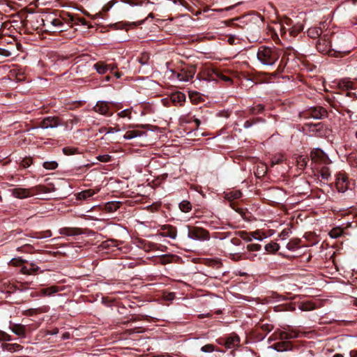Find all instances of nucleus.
Instances as JSON below:
<instances>
[{
	"label": "nucleus",
	"mask_w": 357,
	"mask_h": 357,
	"mask_svg": "<svg viewBox=\"0 0 357 357\" xmlns=\"http://www.w3.org/2000/svg\"><path fill=\"white\" fill-rule=\"evenodd\" d=\"M63 20H64L66 22V19H61V18H53L51 20H46L47 22H50L52 25L51 30L50 31L52 32H61L64 31V24L63 22Z\"/></svg>",
	"instance_id": "8"
},
{
	"label": "nucleus",
	"mask_w": 357,
	"mask_h": 357,
	"mask_svg": "<svg viewBox=\"0 0 357 357\" xmlns=\"http://www.w3.org/2000/svg\"><path fill=\"white\" fill-rule=\"evenodd\" d=\"M59 125V119L55 116H47L40 123L42 128H55Z\"/></svg>",
	"instance_id": "9"
},
{
	"label": "nucleus",
	"mask_w": 357,
	"mask_h": 357,
	"mask_svg": "<svg viewBox=\"0 0 357 357\" xmlns=\"http://www.w3.org/2000/svg\"><path fill=\"white\" fill-rule=\"evenodd\" d=\"M257 234H260V231H255L253 232L240 231L239 236L241 238L245 241H251L252 238L258 241H262L264 238V236H257Z\"/></svg>",
	"instance_id": "12"
},
{
	"label": "nucleus",
	"mask_w": 357,
	"mask_h": 357,
	"mask_svg": "<svg viewBox=\"0 0 357 357\" xmlns=\"http://www.w3.org/2000/svg\"><path fill=\"white\" fill-rule=\"evenodd\" d=\"M331 36L329 34H324L321 36L317 42L316 47L317 50L322 54H330L331 49Z\"/></svg>",
	"instance_id": "4"
},
{
	"label": "nucleus",
	"mask_w": 357,
	"mask_h": 357,
	"mask_svg": "<svg viewBox=\"0 0 357 357\" xmlns=\"http://www.w3.org/2000/svg\"><path fill=\"white\" fill-rule=\"evenodd\" d=\"M280 248V245L275 242H271L265 245V250L268 253H275Z\"/></svg>",
	"instance_id": "30"
},
{
	"label": "nucleus",
	"mask_w": 357,
	"mask_h": 357,
	"mask_svg": "<svg viewBox=\"0 0 357 357\" xmlns=\"http://www.w3.org/2000/svg\"><path fill=\"white\" fill-rule=\"evenodd\" d=\"M119 208V202H107L105 204V208L109 212L116 211Z\"/></svg>",
	"instance_id": "35"
},
{
	"label": "nucleus",
	"mask_w": 357,
	"mask_h": 357,
	"mask_svg": "<svg viewBox=\"0 0 357 357\" xmlns=\"http://www.w3.org/2000/svg\"><path fill=\"white\" fill-rule=\"evenodd\" d=\"M320 176L322 179L327 181L331 176L329 169L326 167H322L320 170Z\"/></svg>",
	"instance_id": "36"
},
{
	"label": "nucleus",
	"mask_w": 357,
	"mask_h": 357,
	"mask_svg": "<svg viewBox=\"0 0 357 357\" xmlns=\"http://www.w3.org/2000/svg\"><path fill=\"white\" fill-rule=\"evenodd\" d=\"M66 21H68V22H71L73 24L87 25L89 28V25H88V22L86 20V19L78 15H73L69 14L68 15Z\"/></svg>",
	"instance_id": "16"
},
{
	"label": "nucleus",
	"mask_w": 357,
	"mask_h": 357,
	"mask_svg": "<svg viewBox=\"0 0 357 357\" xmlns=\"http://www.w3.org/2000/svg\"><path fill=\"white\" fill-rule=\"evenodd\" d=\"M351 357H357V349L351 350L350 351Z\"/></svg>",
	"instance_id": "61"
},
{
	"label": "nucleus",
	"mask_w": 357,
	"mask_h": 357,
	"mask_svg": "<svg viewBox=\"0 0 357 357\" xmlns=\"http://www.w3.org/2000/svg\"><path fill=\"white\" fill-rule=\"evenodd\" d=\"M256 123V121L255 120H249V121H246L245 123H244V128H250L252 126H253L254 124H255Z\"/></svg>",
	"instance_id": "54"
},
{
	"label": "nucleus",
	"mask_w": 357,
	"mask_h": 357,
	"mask_svg": "<svg viewBox=\"0 0 357 357\" xmlns=\"http://www.w3.org/2000/svg\"><path fill=\"white\" fill-rule=\"evenodd\" d=\"M52 236V231L50 230H47L44 232V235L42 237L47 238Z\"/></svg>",
	"instance_id": "59"
},
{
	"label": "nucleus",
	"mask_w": 357,
	"mask_h": 357,
	"mask_svg": "<svg viewBox=\"0 0 357 357\" xmlns=\"http://www.w3.org/2000/svg\"><path fill=\"white\" fill-rule=\"evenodd\" d=\"M10 328L15 335L22 337H26V327L25 326L20 324H13Z\"/></svg>",
	"instance_id": "15"
},
{
	"label": "nucleus",
	"mask_w": 357,
	"mask_h": 357,
	"mask_svg": "<svg viewBox=\"0 0 357 357\" xmlns=\"http://www.w3.org/2000/svg\"><path fill=\"white\" fill-rule=\"evenodd\" d=\"M307 158L303 155H299L297 159V165L299 169H304L307 164Z\"/></svg>",
	"instance_id": "32"
},
{
	"label": "nucleus",
	"mask_w": 357,
	"mask_h": 357,
	"mask_svg": "<svg viewBox=\"0 0 357 357\" xmlns=\"http://www.w3.org/2000/svg\"><path fill=\"white\" fill-rule=\"evenodd\" d=\"M43 166L46 169L54 170L57 168L58 163L56 161L45 162Z\"/></svg>",
	"instance_id": "37"
},
{
	"label": "nucleus",
	"mask_w": 357,
	"mask_h": 357,
	"mask_svg": "<svg viewBox=\"0 0 357 357\" xmlns=\"http://www.w3.org/2000/svg\"><path fill=\"white\" fill-rule=\"evenodd\" d=\"M335 185L339 192H344L349 187L347 176L343 173H339L337 175Z\"/></svg>",
	"instance_id": "7"
},
{
	"label": "nucleus",
	"mask_w": 357,
	"mask_h": 357,
	"mask_svg": "<svg viewBox=\"0 0 357 357\" xmlns=\"http://www.w3.org/2000/svg\"><path fill=\"white\" fill-rule=\"evenodd\" d=\"M179 208L183 213H188L192 210V204L188 200H183L179 204Z\"/></svg>",
	"instance_id": "29"
},
{
	"label": "nucleus",
	"mask_w": 357,
	"mask_h": 357,
	"mask_svg": "<svg viewBox=\"0 0 357 357\" xmlns=\"http://www.w3.org/2000/svg\"><path fill=\"white\" fill-rule=\"evenodd\" d=\"M287 248L289 249V250H292L294 248V245H292L291 243H289L287 245Z\"/></svg>",
	"instance_id": "62"
},
{
	"label": "nucleus",
	"mask_w": 357,
	"mask_h": 357,
	"mask_svg": "<svg viewBox=\"0 0 357 357\" xmlns=\"http://www.w3.org/2000/svg\"><path fill=\"white\" fill-rule=\"evenodd\" d=\"M261 245L258 243H252L247 245V249L249 251H259L261 250Z\"/></svg>",
	"instance_id": "43"
},
{
	"label": "nucleus",
	"mask_w": 357,
	"mask_h": 357,
	"mask_svg": "<svg viewBox=\"0 0 357 357\" xmlns=\"http://www.w3.org/2000/svg\"><path fill=\"white\" fill-rule=\"evenodd\" d=\"M257 56L258 60L265 66H273L279 59L280 52L275 47L261 46Z\"/></svg>",
	"instance_id": "2"
},
{
	"label": "nucleus",
	"mask_w": 357,
	"mask_h": 357,
	"mask_svg": "<svg viewBox=\"0 0 357 357\" xmlns=\"http://www.w3.org/2000/svg\"><path fill=\"white\" fill-rule=\"evenodd\" d=\"M93 68L98 73L103 75L109 70V65L106 64L104 61H98L94 64Z\"/></svg>",
	"instance_id": "22"
},
{
	"label": "nucleus",
	"mask_w": 357,
	"mask_h": 357,
	"mask_svg": "<svg viewBox=\"0 0 357 357\" xmlns=\"http://www.w3.org/2000/svg\"><path fill=\"white\" fill-rule=\"evenodd\" d=\"M171 100L175 103L178 104L180 106L183 105V102L185 100V95L180 91L174 93L171 96Z\"/></svg>",
	"instance_id": "20"
},
{
	"label": "nucleus",
	"mask_w": 357,
	"mask_h": 357,
	"mask_svg": "<svg viewBox=\"0 0 357 357\" xmlns=\"http://www.w3.org/2000/svg\"><path fill=\"white\" fill-rule=\"evenodd\" d=\"M257 255H253L250 257H248L247 259L251 260V261H254L255 260V257H256Z\"/></svg>",
	"instance_id": "63"
},
{
	"label": "nucleus",
	"mask_w": 357,
	"mask_h": 357,
	"mask_svg": "<svg viewBox=\"0 0 357 357\" xmlns=\"http://www.w3.org/2000/svg\"><path fill=\"white\" fill-rule=\"evenodd\" d=\"M240 344V338L236 334H231L224 341V345L227 349H234Z\"/></svg>",
	"instance_id": "10"
},
{
	"label": "nucleus",
	"mask_w": 357,
	"mask_h": 357,
	"mask_svg": "<svg viewBox=\"0 0 357 357\" xmlns=\"http://www.w3.org/2000/svg\"><path fill=\"white\" fill-rule=\"evenodd\" d=\"M201 350L205 353H211L215 350V347L212 344H206V345L203 346L201 348Z\"/></svg>",
	"instance_id": "42"
},
{
	"label": "nucleus",
	"mask_w": 357,
	"mask_h": 357,
	"mask_svg": "<svg viewBox=\"0 0 357 357\" xmlns=\"http://www.w3.org/2000/svg\"><path fill=\"white\" fill-rule=\"evenodd\" d=\"M322 31L318 27H311L307 30V35L312 38H317L321 36Z\"/></svg>",
	"instance_id": "27"
},
{
	"label": "nucleus",
	"mask_w": 357,
	"mask_h": 357,
	"mask_svg": "<svg viewBox=\"0 0 357 357\" xmlns=\"http://www.w3.org/2000/svg\"><path fill=\"white\" fill-rule=\"evenodd\" d=\"M326 114V111L321 108H312L307 112V114L315 119H321Z\"/></svg>",
	"instance_id": "21"
},
{
	"label": "nucleus",
	"mask_w": 357,
	"mask_h": 357,
	"mask_svg": "<svg viewBox=\"0 0 357 357\" xmlns=\"http://www.w3.org/2000/svg\"><path fill=\"white\" fill-rule=\"evenodd\" d=\"M189 98L192 102L194 104H197L200 102L202 100V97L197 92L192 91L189 93Z\"/></svg>",
	"instance_id": "33"
},
{
	"label": "nucleus",
	"mask_w": 357,
	"mask_h": 357,
	"mask_svg": "<svg viewBox=\"0 0 357 357\" xmlns=\"http://www.w3.org/2000/svg\"><path fill=\"white\" fill-rule=\"evenodd\" d=\"M88 197H89V190H84L81 192H79L77 194V198L79 199H86Z\"/></svg>",
	"instance_id": "45"
},
{
	"label": "nucleus",
	"mask_w": 357,
	"mask_h": 357,
	"mask_svg": "<svg viewBox=\"0 0 357 357\" xmlns=\"http://www.w3.org/2000/svg\"><path fill=\"white\" fill-rule=\"evenodd\" d=\"M315 305L311 302H304L301 304L299 308L303 311H310L314 310Z\"/></svg>",
	"instance_id": "34"
},
{
	"label": "nucleus",
	"mask_w": 357,
	"mask_h": 357,
	"mask_svg": "<svg viewBox=\"0 0 357 357\" xmlns=\"http://www.w3.org/2000/svg\"><path fill=\"white\" fill-rule=\"evenodd\" d=\"M206 73L209 79H215L216 78H219L225 82H231V79L230 77L222 74L215 69H208L206 70Z\"/></svg>",
	"instance_id": "11"
},
{
	"label": "nucleus",
	"mask_w": 357,
	"mask_h": 357,
	"mask_svg": "<svg viewBox=\"0 0 357 357\" xmlns=\"http://www.w3.org/2000/svg\"><path fill=\"white\" fill-rule=\"evenodd\" d=\"M298 333L296 331H285L280 329L275 331V332L268 338V341H275L278 340H282L271 346L270 348L273 349L279 352L291 351L293 346L291 342L288 340L296 338L298 337Z\"/></svg>",
	"instance_id": "1"
},
{
	"label": "nucleus",
	"mask_w": 357,
	"mask_h": 357,
	"mask_svg": "<svg viewBox=\"0 0 357 357\" xmlns=\"http://www.w3.org/2000/svg\"><path fill=\"white\" fill-rule=\"evenodd\" d=\"M96 160L100 162H107L111 160V156L109 155H100L96 157Z\"/></svg>",
	"instance_id": "44"
},
{
	"label": "nucleus",
	"mask_w": 357,
	"mask_h": 357,
	"mask_svg": "<svg viewBox=\"0 0 357 357\" xmlns=\"http://www.w3.org/2000/svg\"><path fill=\"white\" fill-rule=\"evenodd\" d=\"M144 134H145L144 132L140 131V130H128L127 131L125 135H123V138L125 139H131L137 137H141Z\"/></svg>",
	"instance_id": "23"
},
{
	"label": "nucleus",
	"mask_w": 357,
	"mask_h": 357,
	"mask_svg": "<svg viewBox=\"0 0 357 357\" xmlns=\"http://www.w3.org/2000/svg\"><path fill=\"white\" fill-rule=\"evenodd\" d=\"M303 25L297 24L291 27H289L288 31L291 36L296 37L299 33H301L303 31Z\"/></svg>",
	"instance_id": "25"
},
{
	"label": "nucleus",
	"mask_w": 357,
	"mask_h": 357,
	"mask_svg": "<svg viewBox=\"0 0 357 357\" xmlns=\"http://www.w3.org/2000/svg\"><path fill=\"white\" fill-rule=\"evenodd\" d=\"M289 229H284V230H282V231L280 233V237L282 239L284 240V239H286V238L289 236Z\"/></svg>",
	"instance_id": "53"
},
{
	"label": "nucleus",
	"mask_w": 357,
	"mask_h": 357,
	"mask_svg": "<svg viewBox=\"0 0 357 357\" xmlns=\"http://www.w3.org/2000/svg\"><path fill=\"white\" fill-rule=\"evenodd\" d=\"M10 263L13 266H20V265H22L24 263V260H23L21 258H15V259H13L10 261Z\"/></svg>",
	"instance_id": "50"
},
{
	"label": "nucleus",
	"mask_w": 357,
	"mask_h": 357,
	"mask_svg": "<svg viewBox=\"0 0 357 357\" xmlns=\"http://www.w3.org/2000/svg\"><path fill=\"white\" fill-rule=\"evenodd\" d=\"M229 258L234 261L243 259L242 255L239 252L229 253Z\"/></svg>",
	"instance_id": "47"
},
{
	"label": "nucleus",
	"mask_w": 357,
	"mask_h": 357,
	"mask_svg": "<svg viewBox=\"0 0 357 357\" xmlns=\"http://www.w3.org/2000/svg\"><path fill=\"white\" fill-rule=\"evenodd\" d=\"M132 111L130 109H126L118 113V116L120 118H128L131 117Z\"/></svg>",
	"instance_id": "40"
},
{
	"label": "nucleus",
	"mask_w": 357,
	"mask_h": 357,
	"mask_svg": "<svg viewBox=\"0 0 357 357\" xmlns=\"http://www.w3.org/2000/svg\"><path fill=\"white\" fill-rule=\"evenodd\" d=\"M37 312V310L36 309H29V310H27L26 312H25V314L26 316H33L34 314H36Z\"/></svg>",
	"instance_id": "55"
},
{
	"label": "nucleus",
	"mask_w": 357,
	"mask_h": 357,
	"mask_svg": "<svg viewBox=\"0 0 357 357\" xmlns=\"http://www.w3.org/2000/svg\"><path fill=\"white\" fill-rule=\"evenodd\" d=\"M261 328L262 331H266L268 333V332H271L273 329V326L272 324H268V323L261 324Z\"/></svg>",
	"instance_id": "49"
},
{
	"label": "nucleus",
	"mask_w": 357,
	"mask_h": 357,
	"mask_svg": "<svg viewBox=\"0 0 357 357\" xmlns=\"http://www.w3.org/2000/svg\"><path fill=\"white\" fill-rule=\"evenodd\" d=\"M59 233L68 236H79L82 234V229L75 227H63L59 229Z\"/></svg>",
	"instance_id": "13"
},
{
	"label": "nucleus",
	"mask_w": 357,
	"mask_h": 357,
	"mask_svg": "<svg viewBox=\"0 0 357 357\" xmlns=\"http://www.w3.org/2000/svg\"><path fill=\"white\" fill-rule=\"evenodd\" d=\"M11 336L8 333L0 331V341H10Z\"/></svg>",
	"instance_id": "48"
},
{
	"label": "nucleus",
	"mask_w": 357,
	"mask_h": 357,
	"mask_svg": "<svg viewBox=\"0 0 357 357\" xmlns=\"http://www.w3.org/2000/svg\"><path fill=\"white\" fill-rule=\"evenodd\" d=\"M284 156L282 154H276L271 158V165L273 166L280 163L283 160Z\"/></svg>",
	"instance_id": "38"
},
{
	"label": "nucleus",
	"mask_w": 357,
	"mask_h": 357,
	"mask_svg": "<svg viewBox=\"0 0 357 357\" xmlns=\"http://www.w3.org/2000/svg\"><path fill=\"white\" fill-rule=\"evenodd\" d=\"M354 83L348 79H343L339 82L340 88L344 90H349L354 88Z\"/></svg>",
	"instance_id": "26"
},
{
	"label": "nucleus",
	"mask_w": 357,
	"mask_h": 357,
	"mask_svg": "<svg viewBox=\"0 0 357 357\" xmlns=\"http://www.w3.org/2000/svg\"><path fill=\"white\" fill-rule=\"evenodd\" d=\"M76 152V149L72 147H64L63 149V153L66 155H70L75 154Z\"/></svg>",
	"instance_id": "46"
},
{
	"label": "nucleus",
	"mask_w": 357,
	"mask_h": 357,
	"mask_svg": "<svg viewBox=\"0 0 357 357\" xmlns=\"http://www.w3.org/2000/svg\"><path fill=\"white\" fill-rule=\"evenodd\" d=\"M242 195V193L240 190H232L226 193L225 197L229 201H233L237 199H239Z\"/></svg>",
	"instance_id": "28"
},
{
	"label": "nucleus",
	"mask_w": 357,
	"mask_h": 357,
	"mask_svg": "<svg viewBox=\"0 0 357 357\" xmlns=\"http://www.w3.org/2000/svg\"><path fill=\"white\" fill-rule=\"evenodd\" d=\"M289 19H286L284 21H282L280 23H276L275 24L274 31L277 32L278 31L280 32L281 36H283L286 34L287 31H288L289 27H290L289 24Z\"/></svg>",
	"instance_id": "14"
},
{
	"label": "nucleus",
	"mask_w": 357,
	"mask_h": 357,
	"mask_svg": "<svg viewBox=\"0 0 357 357\" xmlns=\"http://www.w3.org/2000/svg\"><path fill=\"white\" fill-rule=\"evenodd\" d=\"M188 236L193 240L204 241L209 239V233L202 227H194L188 231Z\"/></svg>",
	"instance_id": "6"
},
{
	"label": "nucleus",
	"mask_w": 357,
	"mask_h": 357,
	"mask_svg": "<svg viewBox=\"0 0 357 357\" xmlns=\"http://www.w3.org/2000/svg\"><path fill=\"white\" fill-rule=\"evenodd\" d=\"M311 160L314 162H319L325 159L324 151L319 149H316L310 153Z\"/></svg>",
	"instance_id": "18"
},
{
	"label": "nucleus",
	"mask_w": 357,
	"mask_h": 357,
	"mask_svg": "<svg viewBox=\"0 0 357 357\" xmlns=\"http://www.w3.org/2000/svg\"><path fill=\"white\" fill-rule=\"evenodd\" d=\"M2 348L4 350H7L10 352L20 351L22 349V347L17 343L15 344H9V343H3L1 344Z\"/></svg>",
	"instance_id": "24"
},
{
	"label": "nucleus",
	"mask_w": 357,
	"mask_h": 357,
	"mask_svg": "<svg viewBox=\"0 0 357 357\" xmlns=\"http://www.w3.org/2000/svg\"><path fill=\"white\" fill-rule=\"evenodd\" d=\"M257 107L259 111H262L264 109V107L261 105H258Z\"/></svg>",
	"instance_id": "64"
},
{
	"label": "nucleus",
	"mask_w": 357,
	"mask_h": 357,
	"mask_svg": "<svg viewBox=\"0 0 357 357\" xmlns=\"http://www.w3.org/2000/svg\"><path fill=\"white\" fill-rule=\"evenodd\" d=\"M0 54L8 56L10 54V53L4 49H0Z\"/></svg>",
	"instance_id": "58"
},
{
	"label": "nucleus",
	"mask_w": 357,
	"mask_h": 357,
	"mask_svg": "<svg viewBox=\"0 0 357 357\" xmlns=\"http://www.w3.org/2000/svg\"><path fill=\"white\" fill-rule=\"evenodd\" d=\"M109 110L108 103L105 101H98L93 107V111L100 114L105 115Z\"/></svg>",
	"instance_id": "17"
},
{
	"label": "nucleus",
	"mask_w": 357,
	"mask_h": 357,
	"mask_svg": "<svg viewBox=\"0 0 357 357\" xmlns=\"http://www.w3.org/2000/svg\"><path fill=\"white\" fill-rule=\"evenodd\" d=\"M119 130H120V129H119V128H109L108 129V131L107 132V133H112V132H119Z\"/></svg>",
	"instance_id": "60"
},
{
	"label": "nucleus",
	"mask_w": 357,
	"mask_h": 357,
	"mask_svg": "<svg viewBox=\"0 0 357 357\" xmlns=\"http://www.w3.org/2000/svg\"><path fill=\"white\" fill-rule=\"evenodd\" d=\"M176 230L175 228L170 227L169 229L165 232V236L169 237L172 239H175L176 238Z\"/></svg>",
	"instance_id": "39"
},
{
	"label": "nucleus",
	"mask_w": 357,
	"mask_h": 357,
	"mask_svg": "<svg viewBox=\"0 0 357 357\" xmlns=\"http://www.w3.org/2000/svg\"><path fill=\"white\" fill-rule=\"evenodd\" d=\"M33 162L31 158H25L23 160H22L20 162V167L23 168H27L29 167Z\"/></svg>",
	"instance_id": "41"
},
{
	"label": "nucleus",
	"mask_w": 357,
	"mask_h": 357,
	"mask_svg": "<svg viewBox=\"0 0 357 357\" xmlns=\"http://www.w3.org/2000/svg\"><path fill=\"white\" fill-rule=\"evenodd\" d=\"M32 248L30 245L29 244H25L22 246H20L19 248H17V250L18 251H21V252H29V250H31Z\"/></svg>",
	"instance_id": "52"
},
{
	"label": "nucleus",
	"mask_w": 357,
	"mask_h": 357,
	"mask_svg": "<svg viewBox=\"0 0 357 357\" xmlns=\"http://www.w3.org/2000/svg\"><path fill=\"white\" fill-rule=\"evenodd\" d=\"M41 192H49L45 185H38L31 188H16L12 190V195L18 199H24Z\"/></svg>",
	"instance_id": "3"
},
{
	"label": "nucleus",
	"mask_w": 357,
	"mask_h": 357,
	"mask_svg": "<svg viewBox=\"0 0 357 357\" xmlns=\"http://www.w3.org/2000/svg\"><path fill=\"white\" fill-rule=\"evenodd\" d=\"M342 233L343 229L342 228L335 227L329 231L328 234L332 238H337L342 236Z\"/></svg>",
	"instance_id": "31"
},
{
	"label": "nucleus",
	"mask_w": 357,
	"mask_h": 357,
	"mask_svg": "<svg viewBox=\"0 0 357 357\" xmlns=\"http://www.w3.org/2000/svg\"><path fill=\"white\" fill-rule=\"evenodd\" d=\"M196 73L195 66H186L180 73H176L177 79L181 82H188L194 77Z\"/></svg>",
	"instance_id": "5"
},
{
	"label": "nucleus",
	"mask_w": 357,
	"mask_h": 357,
	"mask_svg": "<svg viewBox=\"0 0 357 357\" xmlns=\"http://www.w3.org/2000/svg\"><path fill=\"white\" fill-rule=\"evenodd\" d=\"M63 287L53 285L49 287L43 288L40 290V293L43 296H53L54 294L61 291Z\"/></svg>",
	"instance_id": "19"
},
{
	"label": "nucleus",
	"mask_w": 357,
	"mask_h": 357,
	"mask_svg": "<svg viewBox=\"0 0 357 357\" xmlns=\"http://www.w3.org/2000/svg\"><path fill=\"white\" fill-rule=\"evenodd\" d=\"M21 272L23 274L31 275L30 269H28V266H23L21 268Z\"/></svg>",
	"instance_id": "56"
},
{
	"label": "nucleus",
	"mask_w": 357,
	"mask_h": 357,
	"mask_svg": "<svg viewBox=\"0 0 357 357\" xmlns=\"http://www.w3.org/2000/svg\"><path fill=\"white\" fill-rule=\"evenodd\" d=\"M175 298V294L174 293H169L166 296V299L169 301H172Z\"/></svg>",
	"instance_id": "57"
},
{
	"label": "nucleus",
	"mask_w": 357,
	"mask_h": 357,
	"mask_svg": "<svg viewBox=\"0 0 357 357\" xmlns=\"http://www.w3.org/2000/svg\"><path fill=\"white\" fill-rule=\"evenodd\" d=\"M28 269H30V273L31 275L37 273V271L39 270V267L33 264H30V265L28 266Z\"/></svg>",
	"instance_id": "51"
}]
</instances>
